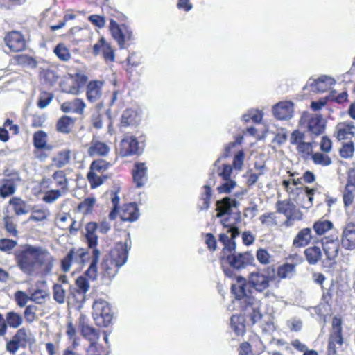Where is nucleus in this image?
Here are the masks:
<instances>
[{
    "instance_id": "864d4df0",
    "label": "nucleus",
    "mask_w": 355,
    "mask_h": 355,
    "mask_svg": "<svg viewBox=\"0 0 355 355\" xmlns=\"http://www.w3.org/2000/svg\"><path fill=\"white\" fill-rule=\"evenodd\" d=\"M223 181L224 182L218 187V191L220 193H229L236 186V181L232 179Z\"/></svg>"
},
{
    "instance_id": "052dcab7",
    "label": "nucleus",
    "mask_w": 355,
    "mask_h": 355,
    "mask_svg": "<svg viewBox=\"0 0 355 355\" xmlns=\"http://www.w3.org/2000/svg\"><path fill=\"white\" fill-rule=\"evenodd\" d=\"M17 241L12 239H0V250L3 252H9L17 245Z\"/></svg>"
},
{
    "instance_id": "ddd939ff",
    "label": "nucleus",
    "mask_w": 355,
    "mask_h": 355,
    "mask_svg": "<svg viewBox=\"0 0 355 355\" xmlns=\"http://www.w3.org/2000/svg\"><path fill=\"white\" fill-rule=\"evenodd\" d=\"M343 246L347 250L355 249V223H349L343 229L342 239Z\"/></svg>"
},
{
    "instance_id": "c85d7f7f",
    "label": "nucleus",
    "mask_w": 355,
    "mask_h": 355,
    "mask_svg": "<svg viewBox=\"0 0 355 355\" xmlns=\"http://www.w3.org/2000/svg\"><path fill=\"white\" fill-rule=\"evenodd\" d=\"M311 230L310 228H304L300 230L294 238L293 245L295 248L304 247L311 241Z\"/></svg>"
},
{
    "instance_id": "cd10ccee",
    "label": "nucleus",
    "mask_w": 355,
    "mask_h": 355,
    "mask_svg": "<svg viewBox=\"0 0 355 355\" xmlns=\"http://www.w3.org/2000/svg\"><path fill=\"white\" fill-rule=\"evenodd\" d=\"M232 293L237 299L247 297V284L245 279L242 277H237L236 282L233 284L231 287Z\"/></svg>"
},
{
    "instance_id": "de8ad7c7",
    "label": "nucleus",
    "mask_w": 355,
    "mask_h": 355,
    "mask_svg": "<svg viewBox=\"0 0 355 355\" xmlns=\"http://www.w3.org/2000/svg\"><path fill=\"white\" fill-rule=\"evenodd\" d=\"M40 76L50 84H53L56 82L59 78L55 71L44 67L40 68Z\"/></svg>"
},
{
    "instance_id": "9d476101",
    "label": "nucleus",
    "mask_w": 355,
    "mask_h": 355,
    "mask_svg": "<svg viewBox=\"0 0 355 355\" xmlns=\"http://www.w3.org/2000/svg\"><path fill=\"white\" fill-rule=\"evenodd\" d=\"M6 45L13 52H19L26 49V40L21 33L11 31L4 37Z\"/></svg>"
},
{
    "instance_id": "2f4dec72",
    "label": "nucleus",
    "mask_w": 355,
    "mask_h": 355,
    "mask_svg": "<svg viewBox=\"0 0 355 355\" xmlns=\"http://www.w3.org/2000/svg\"><path fill=\"white\" fill-rule=\"evenodd\" d=\"M355 197V180L349 179L343 193V202L345 207L350 206Z\"/></svg>"
},
{
    "instance_id": "4be33fe9",
    "label": "nucleus",
    "mask_w": 355,
    "mask_h": 355,
    "mask_svg": "<svg viewBox=\"0 0 355 355\" xmlns=\"http://www.w3.org/2000/svg\"><path fill=\"white\" fill-rule=\"evenodd\" d=\"M322 245L328 259L334 260L338 257L340 247L337 239L325 238L322 241Z\"/></svg>"
},
{
    "instance_id": "6e6552de",
    "label": "nucleus",
    "mask_w": 355,
    "mask_h": 355,
    "mask_svg": "<svg viewBox=\"0 0 355 355\" xmlns=\"http://www.w3.org/2000/svg\"><path fill=\"white\" fill-rule=\"evenodd\" d=\"M226 260L231 267L236 270H241L250 265L253 261V255L249 252L227 254Z\"/></svg>"
},
{
    "instance_id": "f704fd0d",
    "label": "nucleus",
    "mask_w": 355,
    "mask_h": 355,
    "mask_svg": "<svg viewBox=\"0 0 355 355\" xmlns=\"http://www.w3.org/2000/svg\"><path fill=\"white\" fill-rule=\"evenodd\" d=\"M71 152L70 150L65 149L58 153L53 159L54 164L58 168H62L70 162Z\"/></svg>"
},
{
    "instance_id": "5fc2aeb1",
    "label": "nucleus",
    "mask_w": 355,
    "mask_h": 355,
    "mask_svg": "<svg viewBox=\"0 0 355 355\" xmlns=\"http://www.w3.org/2000/svg\"><path fill=\"white\" fill-rule=\"evenodd\" d=\"M257 259L261 264L266 265L270 263L272 256L266 250L260 248L257 251Z\"/></svg>"
},
{
    "instance_id": "13d9d810",
    "label": "nucleus",
    "mask_w": 355,
    "mask_h": 355,
    "mask_svg": "<svg viewBox=\"0 0 355 355\" xmlns=\"http://www.w3.org/2000/svg\"><path fill=\"white\" fill-rule=\"evenodd\" d=\"M354 151L352 142L346 143L343 145L340 150V156L343 158H349L353 155Z\"/></svg>"
},
{
    "instance_id": "1a4fd4ad",
    "label": "nucleus",
    "mask_w": 355,
    "mask_h": 355,
    "mask_svg": "<svg viewBox=\"0 0 355 355\" xmlns=\"http://www.w3.org/2000/svg\"><path fill=\"white\" fill-rule=\"evenodd\" d=\"M141 150L137 138L126 135L120 143L119 153L121 157H128L140 153Z\"/></svg>"
},
{
    "instance_id": "dca6fc26",
    "label": "nucleus",
    "mask_w": 355,
    "mask_h": 355,
    "mask_svg": "<svg viewBox=\"0 0 355 355\" xmlns=\"http://www.w3.org/2000/svg\"><path fill=\"white\" fill-rule=\"evenodd\" d=\"M79 324L81 327L83 336L90 341V344H96V342L98 339V334L94 328L87 324V320L85 315H81L80 316Z\"/></svg>"
},
{
    "instance_id": "a19ab883",
    "label": "nucleus",
    "mask_w": 355,
    "mask_h": 355,
    "mask_svg": "<svg viewBox=\"0 0 355 355\" xmlns=\"http://www.w3.org/2000/svg\"><path fill=\"white\" fill-rule=\"evenodd\" d=\"M295 271V266L294 264L286 263L278 268L277 276L281 279L291 278Z\"/></svg>"
},
{
    "instance_id": "69168bd1",
    "label": "nucleus",
    "mask_w": 355,
    "mask_h": 355,
    "mask_svg": "<svg viewBox=\"0 0 355 355\" xmlns=\"http://www.w3.org/2000/svg\"><path fill=\"white\" fill-rule=\"evenodd\" d=\"M107 164L104 160L98 159L94 161L90 166V171L94 172H104L107 169Z\"/></svg>"
},
{
    "instance_id": "412c9836",
    "label": "nucleus",
    "mask_w": 355,
    "mask_h": 355,
    "mask_svg": "<svg viewBox=\"0 0 355 355\" xmlns=\"http://www.w3.org/2000/svg\"><path fill=\"white\" fill-rule=\"evenodd\" d=\"M110 28L113 37L116 40L121 49L124 48L125 38L131 40L132 37L131 32L128 31V35H125L118 24L113 19H111L110 21Z\"/></svg>"
},
{
    "instance_id": "c756f323",
    "label": "nucleus",
    "mask_w": 355,
    "mask_h": 355,
    "mask_svg": "<svg viewBox=\"0 0 355 355\" xmlns=\"http://www.w3.org/2000/svg\"><path fill=\"white\" fill-rule=\"evenodd\" d=\"M98 225L94 222L87 223L85 225V237L87 239L88 245L90 248L96 247L98 243V236L96 234V230Z\"/></svg>"
},
{
    "instance_id": "0e129e2a",
    "label": "nucleus",
    "mask_w": 355,
    "mask_h": 355,
    "mask_svg": "<svg viewBox=\"0 0 355 355\" xmlns=\"http://www.w3.org/2000/svg\"><path fill=\"white\" fill-rule=\"evenodd\" d=\"M87 177L92 188H96L103 183L101 178L96 172L89 171Z\"/></svg>"
},
{
    "instance_id": "0eeeda50",
    "label": "nucleus",
    "mask_w": 355,
    "mask_h": 355,
    "mask_svg": "<svg viewBox=\"0 0 355 355\" xmlns=\"http://www.w3.org/2000/svg\"><path fill=\"white\" fill-rule=\"evenodd\" d=\"M342 324L343 321L340 317L333 318L332 329L329 339L328 355H334L336 353V345L340 347L343 343Z\"/></svg>"
},
{
    "instance_id": "e433bc0d",
    "label": "nucleus",
    "mask_w": 355,
    "mask_h": 355,
    "mask_svg": "<svg viewBox=\"0 0 355 355\" xmlns=\"http://www.w3.org/2000/svg\"><path fill=\"white\" fill-rule=\"evenodd\" d=\"M16 184L12 180L5 179L0 187V197L5 198L15 193Z\"/></svg>"
},
{
    "instance_id": "bb28decb",
    "label": "nucleus",
    "mask_w": 355,
    "mask_h": 355,
    "mask_svg": "<svg viewBox=\"0 0 355 355\" xmlns=\"http://www.w3.org/2000/svg\"><path fill=\"white\" fill-rule=\"evenodd\" d=\"M110 151V147L96 138H94L88 149V154L90 156H105Z\"/></svg>"
},
{
    "instance_id": "e2e57ef3",
    "label": "nucleus",
    "mask_w": 355,
    "mask_h": 355,
    "mask_svg": "<svg viewBox=\"0 0 355 355\" xmlns=\"http://www.w3.org/2000/svg\"><path fill=\"white\" fill-rule=\"evenodd\" d=\"M47 295L48 294L45 291L39 289L31 294L30 300L37 304H42Z\"/></svg>"
},
{
    "instance_id": "7c9ffc66",
    "label": "nucleus",
    "mask_w": 355,
    "mask_h": 355,
    "mask_svg": "<svg viewBox=\"0 0 355 355\" xmlns=\"http://www.w3.org/2000/svg\"><path fill=\"white\" fill-rule=\"evenodd\" d=\"M100 251L94 248L92 251V262L89 268L85 272V275L90 279L94 280L96 279L98 273L97 264L100 259Z\"/></svg>"
},
{
    "instance_id": "37998d69",
    "label": "nucleus",
    "mask_w": 355,
    "mask_h": 355,
    "mask_svg": "<svg viewBox=\"0 0 355 355\" xmlns=\"http://www.w3.org/2000/svg\"><path fill=\"white\" fill-rule=\"evenodd\" d=\"M34 146L37 149H44L47 145V135L42 130L35 132L33 135Z\"/></svg>"
},
{
    "instance_id": "c03bdc74",
    "label": "nucleus",
    "mask_w": 355,
    "mask_h": 355,
    "mask_svg": "<svg viewBox=\"0 0 355 355\" xmlns=\"http://www.w3.org/2000/svg\"><path fill=\"white\" fill-rule=\"evenodd\" d=\"M101 46L102 48V53L104 59L107 62H113L114 60V53L111 45L107 43L103 37L101 38Z\"/></svg>"
},
{
    "instance_id": "6ab92c4d",
    "label": "nucleus",
    "mask_w": 355,
    "mask_h": 355,
    "mask_svg": "<svg viewBox=\"0 0 355 355\" xmlns=\"http://www.w3.org/2000/svg\"><path fill=\"white\" fill-rule=\"evenodd\" d=\"M103 83L100 80H93L87 86V98L90 103L96 102L102 96V87Z\"/></svg>"
},
{
    "instance_id": "ea45409f",
    "label": "nucleus",
    "mask_w": 355,
    "mask_h": 355,
    "mask_svg": "<svg viewBox=\"0 0 355 355\" xmlns=\"http://www.w3.org/2000/svg\"><path fill=\"white\" fill-rule=\"evenodd\" d=\"M334 225L333 223L327 220H320L316 221L313 225V230L318 235H322L327 231L331 230Z\"/></svg>"
},
{
    "instance_id": "423d86ee",
    "label": "nucleus",
    "mask_w": 355,
    "mask_h": 355,
    "mask_svg": "<svg viewBox=\"0 0 355 355\" xmlns=\"http://www.w3.org/2000/svg\"><path fill=\"white\" fill-rule=\"evenodd\" d=\"M89 254L84 248H72L67 255L62 260V269L64 272H69L73 263L83 265L87 261Z\"/></svg>"
},
{
    "instance_id": "58836bf2",
    "label": "nucleus",
    "mask_w": 355,
    "mask_h": 355,
    "mask_svg": "<svg viewBox=\"0 0 355 355\" xmlns=\"http://www.w3.org/2000/svg\"><path fill=\"white\" fill-rule=\"evenodd\" d=\"M137 112L132 109H126L121 116V125L126 127L137 123Z\"/></svg>"
},
{
    "instance_id": "393cba45",
    "label": "nucleus",
    "mask_w": 355,
    "mask_h": 355,
    "mask_svg": "<svg viewBox=\"0 0 355 355\" xmlns=\"http://www.w3.org/2000/svg\"><path fill=\"white\" fill-rule=\"evenodd\" d=\"M120 192V187L119 185H114L112 189L107 191L105 196L107 198H110L112 201L113 209L109 214V217L111 220H114L118 212V206L120 201V197L119 193Z\"/></svg>"
},
{
    "instance_id": "49530a36",
    "label": "nucleus",
    "mask_w": 355,
    "mask_h": 355,
    "mask_svg": "<svg viewBox=\"0 0 355 355\" xmlns=\"http://www.w3.org/2000/svg\"><path fill=\"white\" fill-rule=\"evenodd\" d=\"M6 319L8 325L12 328H17L23 322L21 315L13 311L8 312Z\"/></svg>"
},
{
    "instance_id": "f257e3e1",
    "label": "nucleus",
    "mask_w": 355,
    "mask_h": 355,
    "mask_svg": "<svg viewBox=\"0 0 355 355\" xmlns=\"http://www.w3.org/2000/svg\"><path fill=\"white\" fill-rule=\"evenodd\" d=\"M15 255L18 267L28 277L48 275L54 266L53 256L42 246L25 245Z\"/></svg>"
},
{
    "instance_id": "4d7b16f0",
    "label": "nucleus",
    "mask_w": 355,
    "mask_h": 355,
    "mask_svg": "<svg viewBox=\"0 0 355 355\" xmlns=\"http://www.w3.org/2000/svg\"><path fill=\"white\" fill-rule=\"evenodd\" d=\"M76 284L78 287V291L82 293H87L90 288L88 280L86 277L82 276L77 278Z\"/></svg>"
},
{
    "instance_id": "5701e85b",
    "label": "nucleus",
    "mask_w": 355,
    "mask_h": 355,
    "mask_svg": "<svg viewBox=\"0 0 355 355\" xmlns=\"http://www.w3.org/2000/svg\"><path fill=\"white\" fill-rule=\"evenodd\" d=\"M85 107L86 104L83 100L77 98L63 103L61 105V110L66 113L73 112L83 114Z\"/></svg>"
},
{
    "instance_id": "09e8293b",
    "label": "nucleus",
    "mask_w": 355,
    "mask_h": 355,
    "mask_svg": "<svg viewBox=\"0 0 355 355\" xmlns=\"http://www.w3.org/2000/svg\"><path fill=\"white\" fill-rule=\"evenodd\" d=\"M64 193H66L60 189H51L44 193L42 200L46 203H53Z\"/></svg>"
},
{
    "instance_id": "3c124183",
    "label": "nucleus",
    "mask_w": 355,
    "mask_h": 355,
    "mask_svg": "<svg viewBox=\"0 0 355 355\" xmlns=\"http://www.w3.org/2000/svg\"><path fill=\"white\" fill-rule=\"evenodd\" d=\"M312 159L315 164L321 165L322 166H327L331 164V158L320 153H315L312 155Z\"/></svg>"
},
{
    "instance_id": "9b49d317",
    "label": "nucleus",
    "mask_w": 355,
    "mask_h": 355,
    "mask_svg": "<svg viewBox=\"0 0 355 355\" xmlns=\"http://www.w3.org/2000/svg\"><path fill=\"white\" fill-rule=\"evenodd\" d=\"M302 120L308 121V129L312 135L318 136L323 133L325 126L320 115L304 113L301 119Z\"/></svg>"
},
{
    "instance_id": "4c0bfd02",
    "label": "nucleus",
    "mask_w": 355,
    "mask_h": 355,
    "mask_svg": "<svg viewBox=\"0 0 355 355\" xmlns=\"http://www.w3.org/2000/svg\"><path fill=\"white\" fill-rule=\"evenodd\" d=\"M73 125V119L68 116H64L58 120L57 123V130L62 133H69L71 132Z\"/></svg>"
},
{
    "instance_id": "a211bd4d",
    "label": "nucleus",
    "mask_w": 355,
    "mask_h": 355,
    "mask_svg": "<svg viewBox=\"0 0 355 355\" xmlns=\"http://www.w3.org/2000/svg\"><path fill=\"white\" fill-rule=\"evenodd\" d=\"M249 282L257 291L261 292L269 286V279L259 272H251L249 276Z\"/></svg>"
},
{
    "instance_id": "72a5a7b5",
    "label": "nucleus",
    "mask_w": 355,
    "mask_h": 355,
    "mask_svg": "<svg viewBox=\"0 0 355 355\" xmlns=\"http://www.w3.org/2000/svg\"><path fill=\"white\" fill-rule=\"evenodd\" d=\"M52 178L55 182L56 187H59L58 189L67 193L69 189V182L65 171L62 170L56 171L53 174Z\"/></svg>"
},
{
    "instance_id": "b1692460",
    "label": "nucleus",
    "mask_w": 355,
    "mask_h": 355,
    "mask_svg": "<svg viewBox=\"0 0 355 355\" xmlns=\"http://www.w3.org/2000/svg\"><path fill=\"white\" fill-rule=\"evenodd\" d=\"M238 202L230 197H225L216 202L217 217H221L225 214H230L232 207H236Z\"/></svg>"
},
{
    "instance_id": "f03ea898",
    "label": "nucleus",
    "mask_w": 355,
    "mask_h": 355,
    "mask_svg": "<svg viewBox=\"0 0 355 355\" xmlns=\"http://www.w3.org/2000/svg\"><path fill=\"white\" fill-rule=\"evenodd\" d=\"M130 249V245L128 241L124 243H119L104 257L101 266L103 284H109L118 273L119 269L126 263Z\"/></svg>"
},
{
    "instance_id": "20e7f679",
    "label": "nucleus",
    "mask_w": 355,
    "mask_h": 355,
    "mask_svg": "<svg viewBox=\"0 0 355 355\" xmlns=\"http://www.w3.org/2000/svg\"><path fill=\"white\" fill-rule=\"evenodd\" d=\"M277 212L286 216L284 224L287 227L292 226L293 222L302 219V212L289 199L278 200L275 204Z\"/></svg>"
},
{
    "instance_id": "f3484780",
    "label": "nucleus",
    "mask_w": 355,
    "mask_h": 355,
    "mask_svg": "<svg viewBox=\"0 0 355 355\" xmlns=\"http://www.w3.org/2000/svg\"><path fill=\"white\" fill-rule=\"evenodd\" d=\"M148 168L144 163H136L132 170L134 182L137 187H144L148 180Z\"/></svg>"
},
{
    "instance_id": "79ce46f5",
    "label": "nucleus",
    "mask_w": 355,
    "mask_h": 355,
    "mask_svg": "<svg viewBox=\"0 0 355 355\" xmlns=\"http://www.w3.org/2000/svg\"><path fill=\"white\" fill-rule=\"evenodd\" d=\"M53 299L59 304H64L66 299V288L62 284H55L53 287Z\"/></svg>"
},
{
    "instance_id": "473e14b6",
    "label": "nucleus",
    "mask_w": 355,
    "mask_h": 355,
    "mask_svg": "<svg viewBox=\"0 0 355 355\" xmlns=\"http://www.w3.org/2000/svg\"><path fill=\"white\" fill-rule=\"evenodd\" d=\"M9 204L13 206L15 213L18 216L26 214L31 211V207L19 198H11Z\"/></svg>"
},
{
    "instance_id": "c9c22d12",
    "label": "nucleus",
    "mask_w": 355,
    "mask_h": 355,
    "mask_svg": "<svg viewBox=\"0 0 355 355\" xmlns=\"http://www.w3.org/2000/svg\"><path fill=\"white\" fill-rule=\"evenodd\" d=\"M304 254L309 263L312 265L317 263L322 257L320 248L316 246L306 248Z\"/></svg>"
},
{
    "instance_id": "8fccbe9b",
    "label": "nucleus",
    "mask_w": 355,
    "mask_h": 355,
    "mask_svg": "<svg viewBox=\"0 0 355 355\" xmlns=\"http://www.w3.org/2000/svg\"><path fill=\"white\" fill-rule=\"evenodd\" d=\"M53 52L62 61H68L71 58L69 49L63 44H58L55 47Z\"/></svg>"
},
{
    "instance_id": "603ef678",
    "label": "nucleus",
    "mask_w": 355,
    "mask_h": 355,
    "mask_svg": "<svg viewBox=\"0 0 355 355\" xmlns=\"http://www.w3.org/2000/svg\"><path fill=\"white\" fill-rule=\"evenodd\" d=\"M205 192L202 194V204L200 205V210H207L210 205V198L211 196V189L209 186L205 185Z\"/></svg>"
},
{
    "instance_id": "2eb2a0df",
    "label": "nucleus",
    "mask_w": 355,
    "mask_h": 355,
    "mask_svg": "<svg viewBox=\"0 0 355 355\" xmlns=\"http://www.w3.org/2000/svg\"><path fill=\"white\" fill-rule=\"evenodd\" d=\"M245 302L248 303L246 311L252 323L254 324L260 322L263 316L260 310V302L254 299L248 298L245 300Z\"/></svg>"
},
{
    "instance_id": "774afa93",
    "label": "nucleus",
    "mask_w": 355,
    "mask_h": 355,
    "mask_svg": "<svg viewBox=\"0 0 355 355\" xmlns=\"http://www.w3.org/2000/svg\"><path fill=\"white\" fill-rule=\"evenodd\" d=\"M15 298L17 302V304L20 307H24L28 303V300H30V297L23 291H19L15 293Z\"/></svg>"
},
{
    "instance_id": "bf43d9fd",
    "label": "nucleus",
    "mask_w": 355,
    "mask_h": 355,
    "mask_svg": "<svg viewBox=\"0 0 355 355\" xmlns=\"http://www.w3.org/2000/svg\"><path fill=\"white\" fill-rule=\"evenodd\" d=\"M244 159V152L243 150L238 151L233 159L232 165L234 168L236 170L241 171L243 168Z\"/></svg>"
},
{
    "instance_id": "f8f14e48",
    "label": "nucleus",
    "mask_w": 355,
    "mask_h": 355,
    "mask_svg": "<svg viewBox=\"0 0 355 355\" xmlns=\"http://www.w3.org/2000/svg\"><path fill=\"white\" fill-rule=\"evenodd\" d=\"M274 116L279 120H287L292 117L293 104L291 101H283L276 104L272 109Z\"/></svg>"
},
{
    "instance_id": "39448f33",
    "label": "nucleus",
    "mask_w": 355,
    "mask_h": 355,
    "mask_svg": "<svg viewBox=\"0 0 355 355\" xmlns=\"http://www.w3.org/2000/svg\"><path fill=\"white\" fill-rule=\"evenodd\" d=\"M35 342L32 334L24 328L19 329L12 338L7 343L6 349L11 353H15L19 347H26Z\"/></svg>"
},
{
    "instance_id": "6e6d98bb",
    "label": "nucleus",
    "mask_w": 355,
    "mask_h": 355,
    "mask_svg": "<svg viewBox=\"0 0 355 355\" xmlns=\"http://www.w3.org/2000/svg\"><path fill=\"white\" fill-rule=\"evenodd\" d=\"M229 232L231 233V237L226 234H220L219 235V241L221 242L223 245L228 243L230 240L234 239L239 234V231L237 227H232L230 228Z\"/></svg>"
},
{
    "instance_id": "a878e982",
    "label": "nucleus",
    "mask_w": 355,
    "mask_h": 355,
    "mask_svg": "<svg viewBox=\"0 0 355 355\" xmlns=\"http://www.w3.org/2000/svg\"><path fill=\"white\" fill-rule=\"evenodd\" d=\"M121 219L123 221L133 222L139 217V211L135 203L125 205L120 214Z\"/></svg>"
},
{
    "instance_id": "680f3d73",
    "label": "nucleus",
    "mask_w": 355,
    "mask_h": 355,
    "mask_svg": "<svg viewBox=\"0 0 355 355\" xmlns=\"http://www.w3.org/2000/svg\"><path fill=\"white\" fill-rule=\"evenodd\" d=\"M305 140V135L304 132L295 130H294L290 138L291 144L298 146L300 144L304 142Z\"/></svg>"
},
{
    "instance_id": "4468645a",
    "label": "nucleus",
    "mask_w": 355,
    "mask_h": 355,
    "mask_svg": "<svg viewBox=\"0 0 355 355\" xmlns=\"http://www.w3.org/2000/svg\"><path fill=\"white\" fill-rule=\"evenodd\" d=\"M334 83L335 80L331 77L322 76L310 83L309 85L312 92L322 93L329 90Z\"/></svg>"
},
{
    "instance_id": "a18cd8bd",
    "label": "nucleus",
    "mask_w": 355,
    "mask_h": 355,
    "mask_svg": "<svg viewBox=\"0 0 355 355\" xmlns=\"http://www.w3.org/2000/svg\"><path fill=\"white\" fill-rule=\"evenodd\" d=\"M32 214L29 216L28 220L31 221L40 222L46 220L49 215L47 209H36L35 207L31 209Z\"/></svg>"
},
{
    "instance_id": "7ed1b4c3",
    "label": "nucleus",
    "mask_w": 355,
    "mask_h": 355,
    "mask_svg": "<svg viewBox=\"0 0 355 355\" xmlns=\"http://www.w3.org/2000/svg\"><path fill=\"white\" fill-rule=\"evenodd\" d=\"M92 309V317L97 325L107 327L111 323L113 315L107 302L102 299L96 300L93 303Z\"/></svg>"
},
{
    "instance_id": "338daca9",
    "label": "nucleus",
    "mask_w": 355,
    "mask_h": 355,
    "mask_svg": "<svg viewBox=\"0 0 355 355\" xmlns=\"http://www.w3.org/2000/svg\"><path fill=\"white\" fill-rule=\"evenodd\" d=\"M53 98V96L51 94L44 93L43 94L38 102H37V106L41 109L46 108L51 102Z\"/></svg>"
},
{
    "instance_id": "aec40b11",
    "label": "nucleus",
    "mask_w": 355,
    "mask_h": 355,
    "mask_svg": "<svg viewBox=\"0 0 355 355\" xmlns=\"http://www.w3.org/2000/svg\"><path fill=\"white\" fill-rule=\"evenodd\" d=\"M336 137L339 140L352 138L354 135L355 125L352 121L340 123L336 125Z\"/></svg>"
}]
</instances>
